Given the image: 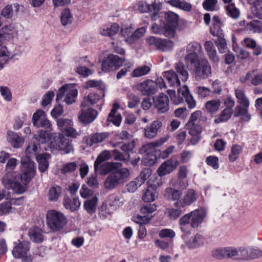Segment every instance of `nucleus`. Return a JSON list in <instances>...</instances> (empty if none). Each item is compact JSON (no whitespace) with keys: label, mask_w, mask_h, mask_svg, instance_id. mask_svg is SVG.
I'll use <instances>...</instances> for the list:
<instances>
[{"label":"nucleus","mask_w":262,"mask_h":262,"mask_svg":"<svg viewBox=\"0 0 262 262\" xmlns=\"http://www.w3.org/2000/svg\"><path fill=\"white\" fill-rule=\"evenodd\" d=\"M67 217L63 213L53 209L47 211L46 223L51 231H60L67 225Z\"/></svg>","instance_id":"3"},{"label":"nucleus","mask_w":262,"mask_h":262,"mask_svg":"<svg viewBox=\"0 0 262 262\" xmlns=\"http://www.w3.org/2000/svg\"><path fill=\"white\" fill-rule=\"evenodd\" d=\"M186 126L189 130V134L191 136L190 139V143L196 145L201 139L202 126L198 124L190 123H186Z\"/></svg>","instance_id":"18"},{"label":"nucleus","mask_w":262,"mask_h":262,"mask_svg":"<svg viewBox=\"0 0 262 262\" xmlns=\"http://www.w3.org/2000/svg\"><path fill=\"white\" fill-rule=\"evenodd\" d=\"M162 123L159 120L153 121L149 126L144 128L145 137L148 139H152L157 135L158 130L161 128Z\"/></svg>","instance_id":"23"},{"label":"nucleus","mask_w":262,"mask_h":262,"mask_svg":"<svg viewBox=\"0 0 262 262\" xmlns=\"http://www.w3.org/2000/svg\"><path fill=\"white\" fill-rule=\"evenodd\" d=\"M97 116V111L92 108H82L78 113L79 120L84 124L93 122Z\"/></svg>","instance_id":"15"},{"label":"nucleus","mask_w":262,"mask_h":262,"mask_svg":"<svg viewBox=\"0 0 262 262\" xmlns=\"http://www.w3.org/2000/svg\"><path fill=\"white\" fill-rule=\"evenodd\" d=\"M227 258L242 260V247L236 248L233 246L226 247Z\"/></svg>","instance_id":"32"},{"label":"nucleus","mask_w":262,"mask_h":262,"mask_svg":"<svg viewBox=\"0 0 262 262\" xmlns=\"http://www.w3.org/2000/svg\"><path fill=\"white\" fill-rule=\"evenodd\" d=\"M164 17L165 23L164 25L166 27V36L173 37L178 25V15L176 13L169 11L165 14Z\"/></svg>","instance_id":"9"},{"label":"nucleus","mask_w":262,"mask_h":262,"mask_svg":"<svg viewBox=\"0 0 262 262\" xmlns=\"http://www.w3.org/2000/svg\"><path fill=\"white\" fill-rule=\"evenodd\" d=\"M197 199L198 194L193 189H188L181 199L174 202V205L185 209L186 206H190L195 202Z\"/></svg>","instance_id":"16"},{"label":"nucleus","mask_w":262,"mask_h":262,"mask_svg":"<svg viewBox=\"0 0 262 262\" xmlns=\"http://www.w3.org/2000/svg\"><path fill=\"white\" fill-rule=\"evenodd\" d=\"M235 95L237 100V102L242 106L249 107L250 102L248 98L246 96L245 91L241 89L235 90Z\"/></svg>","instance_id":"44"},{"label":"nucleus","mask_w":262,"mask_h":262,"mask_svg":"<svg viewBox=\"0 0 262 262\" xmlns=\"http://www.w3.org/2000/svg\"><path fill=\"white\" fill-rule=\"evenodd\" d=\"M47 131L40 130L37 134L34 135V137L36 141L39 144H45L47 143L50 139H53V134H51Z\"/></svg>","instance_id":"40"},{"label":"nucleus","mask_w":262,"mask_h":262,"mask_svg":"<svg viewBox=\"0 0 262 262\" xmlns=\"http://www.w3.org/2000/svg\"><path fill=\"white\" fill-rule=\"evenodd\" d=\"M163 77L166 79L168 84L172 87H178L180 85L181 81L178 74L172 70L165 72Z\"/></svg>","instance_id":"27"},{"label":"nucleus","mask_w":262,"mask_h":262,"mask_svg":"<svg viewBox=\"0 0 262 262\" xmlns=\"http://www.w3.org/2000/svg\"><path fill=\"white\" fill-rule=\"evenodd\" d=\"M28 235L30 239L34 243H41L43 241L44 235L42 230L36 226L29 229Z\"/></svg>","instance_id":"24"},{"label":"nucleus","mask_w":262,"mask_h":262,"mask_svg":"<svg viewBox=\"0 0 262 262\" xmlns=\"http://www.w3.org/2000/svg\"><path fill=\"white\" fill-rule=\"evenodd\" d=\"M222 24L217 16H213L212 20V25L210 28V32L214 36H224L223 30L222 29Z\"/></svg>","instance_id":"26"},{"label":"nucleus","mask_w":262,"mask_h":262,"mask_svg":"<svg viewBox=\"0 0 262 262\" xmlns=\"http://www.w3.org/2000/svg\"><path fill=\"white\" fill-rule=\"evenodd\" d=\"M178 92V98L173 99V102L176 104L181 103L183 100L185 99L190 108H193L195 106V101L190 94L187 85H184L182 88L179 89Z\"/></svg>","instance_id":"12"},{"label":"nucleus","mask_w":262,"mask_h":262,"mask_svg":"<svg viewBox=\"0 0 262 262\" xmlns=\"http://www.w3.org/2000/svg\"><path fill=\"white\" fill-rule=\"evenodd\" d=\"M30 243L29 241H24L16 245L13 250L12 254L16 258L24 257L30 250Z\"/></svg>","instance_id":"21"},{"label":"nucleus","mask_w":262,"mask_h":262,"mask_svg":"<svg viewBox=\"0 0 262 262\" xmlns=\"http://www.w3.org/2000/svg\"><path fill=\"white\" fill-rule=\"evenodd\" d=\"M129 175V170L126 168H122L113 171L107 177L104 181L105 189L108 190L115 189L118 185L126 181Z\"/></svg>","instance_id":"4"},{"label":"nucleus","mask_w":262,"mask_h":262,"mask_svg":"<svg viewBox=\"0 0 262 262\" xmlns=\"http://www.w3.org/2000/svg\"><path fill=\"white\" fill-rule=\"evenodd\" d=\"M18 164V160L14 158H10L7 161L5 166V170L6 172H16L14 171L16 167Z\"/></svg>","instance_id":"62"},{"label":"nucleus","mask_w":262,"mask_h":262,"mask_svg":"<svg viewBox=\"0 0 262 262\" xmlns=\"http://www.w3.org/2000/svg\"><path fill=\"white\" fill-rule=\"evenodd\" d=\"M261 21L258 20H252L247 22L245 30L251 33H259L261 31Z\"/></svg>","instance_id":"38"},{"label":"nucleus","mask_w":262,"mask_h":262,"mask_svg":"<svg viewBox=\"0 0 262 262\" xmlns=\"http://www.w3.org/2000/svg\"><path fill=\"white\" fill-rule=\"evenodd\" d=\"M232 113V110L225 108L222 111L218 117L214 120V122L216 123H220L227 121L231 117Z\"/></svg>","instance_id":"49"},{"label":"nucleus","mask_w":262,"mask_h":262,"mask_svg":"<svg viewBox=\"0 0 262 262\" xmlns=\"http://www.w3.org/2000/svg\"><path fill=\"white\" fill-rule=\"evenodd\" d=\"M97 202V198L95 196L85 201L84 207L89 213L92 214L95 211Z\"/></svg>","instance_id":"50"},{"label":"nucleus","mask_w":262,"mask_h":262,"mask_svg":"<svg viewBox=\"0 0 262 262\" xmlns=\"http://www.w3.org/2000/svg\"><path fill=\"white\" fill-rule=\"evenodd\" d=\"M56 123L58 128L67 136L75 138L80 135V134L73 127V123L71 120L60 118L57 119Z\"/></svg>","instance_id":"7"},{"label":"nucleus","mask_w":262,"mask_h":262,"mask_svg":"<svg viewBox=\"0 0 262 262\" xmlns=\"http://www.w3.org/2000/svg\"><path fill=\"white\" fill-rule=\"evenodd\" d=\"M127 61L117 55H110L102 62V70L108 72L113 68L116 69L123 65H127Z\"/></svg>","instance_id":"8"},{"label":"nucleus","mask_w":262,"mask_h":262,"mask_svg":"<svg viewBox=\"0 0 262 262\" xmlns=\"http://www.w3.org/2000/svg\"><path fill=\"white\" fill-rule=\"evenodd\" d=\"M85 88L86 89H89L91 88H95L97 90V92L99 90L103 91L104 89V83L101 81H96L91 80L88 81L85 84Z\"/></svg>","instance_id":"58"},{"label":"nucleus","mask_w":262,"mask_h":262,"mask_svg":"<svg viewBox=\"0 0 262 262\" xmlns=\"http://www.w3.org/2000/svg\"><path fill=\"white\" fill-rule=\"evenodd\" d=\"M7 140L15 148L20 147L24 143V139L22 137L11 131L7 133Z\"/></svg>","instance_id":"36"},{"label":"nucleus","mask_w":262,"mask_h":262,"mask_svg":"<svg viewBox=\"0 0 262 262\" xmlns=\"http://www.w3.org/2000/svg\"><path fill=\"white\" fill-rule=\"evenodd\" d=\"M72 20V16L69 9H65L62 11L61 16V22L63 26L71 24Z\"/></svg>","instance_id":"61"},{"label":"nucleus","mask_w":262,"mask_h":262,"mask_svg":"<svg viewBox=\"0 0 262 262\" xmlns=\"http://www.w3.org/2000/svg\"><path fill=\"white\" fill-rule=\"evenodd\" d=\"M32 123L33 125L36 127H42L48 131H51V123L46 116L44 111L38 110L35 112L32 117Z\"/></svg>","instance_id":"13"},{"label":"nucleus","mask_w":262,"mask_h":262,"mask_svg":"<svg viewBox=\"0 0 262 262\" xmlns=\"http://www.w3.org/2000/svg\"><path fill=\"white\" fill-rule=\"evenodd\" d=\"M186 64L192 68L195 73L196 78L199 79H205L211 74V68L207 59L198 58Z\"/></svg>","instance_id":"5"},{"label":"nucleus","mask_w":262,"mask_h":262,"mask_svg":"<svg viewBox=\"0 0 262 262\" xmlns=\"http://www.w3.org/2000/svg\"><path fill=\"white\" fill-rule=\"evenodd\" d=\"M72 142V140L62 134L54 133L53 134V139L47 147H45V149L52 152L59 150L63 151L66 154H68L74 150Z\"/></svg>","instance_id":"2"},{"label":"nucleus","mask_w":262,"mask_h":262,"mask_svg":"<svg viewBox=\"0 0 262 262\" xmlns=\"http://www.w3.org/2000/svg\"><path fill=\"white\" fill-rule=\"evenodd\" d=\"M146 29L144 27H141L136 31L134 30L133 34H132V36H129L125 39V41L129 43H133L135 40L141 37L145 33Z\"/></svg>","instance_id":"48"},{"label":"nucleus","mask_w":262,"mask_h":262,"mask_svg":"<svg viewBox=\"0 0 262 262\" xmlns=\"http://www.w3.org/2000/svg\"><path fill=\"white\" fill-rule=\"evenodd\" d=\"M111 157H113L116 160L125 161L128 158L129 155L127 154L123 155L117 149L113 150L112 151L105 150L98 156L95 163H96V165L101 164L105 161L110 159ZM96 166L97 167V165Z\"/></svg>","instance_id":"11"},{"label":"nucleus","mask_w":262,"mask_h":262,"mask_svg":"<svg viewBox=\"0 0 262 262\" xmlns=\"http://www.w3.org/2000/svg\"><path fill=\"white\" fill-rule=\"evenodd\" d=\"M221 105V101L219 99H214L206 102L205 106L207 111L213 113L217 112Z\"/></svg>","instance_id":"51"},{"label":"nucleus","mask_w":262,"mask_h":262,"mask_svg":"<svg viewBox=\"0 0 262 262\" xmlns=\"http://www.w3.org/2000/svg\"><path fill=\"white\" fill-rule=\"evenodd\" d=\"M226 10L228 15L233 19H236L239 16V10L234 4L228 5L226 6Z\"/></svg>","instance_id":"57"},{"label":"nucleus","mask_w":262,"mask_h":262,"mask_svg":"<svg viewBox=\"0 0 262 262\" xmlns=\"http://www.w3.org/2000/svg\"><path fill=\"white\" fill-rule=\"evenodd\" d=\"M212 255L214 257L219 259L227 258L226 247L214 250L212 252Z\"/></svg>","instance_id":"63"},{"label":"nucleus","mask_w":262,"mask_h":262,"mask_svg":"<svg viewBox=\"0 0 262 262\" xmlns=\"http://www.w3.org/2000/svg\"><path fill=\"white\" fill-rule=\"evenodd\" d=\"M174 207L167 208L165 211V214L170 219L174 220L179 217L185 211L183 207L177 206L173 204Z\"/></svg>","instance_id":"33"},{"label":"nucleus","mask_w":262,"mask_h":262,"mask_svg":"<svg viewBox=\"0 0 262 262\" xmlns=\"http://www.w3.org/2000/svg\"><path fill=\"white\" fill-rule=\"evenodd\" d=\"M138 9L141 13L150 12L151 13V18L152 20H156L158 18L160 7L159 5L155 3L149 6L145 2H140L138 3Z\"/></svg>","instance_id":"17"},{"label":"nucleus","mask_w":262,"mask_h":262,"mask_svg":"<svg viewBox=\"0 0 262 262\" xmlns=\"http://www.w3.org/2000/svg\"><path fill=\"white\" fill-rule=\"evenodd\" d=\"M96 167V163H94V169L96 172L99 173L101 175L106 174L111 171L112 165L111 163H104L98 164Z\"/></svg>","instance_id":"46"},{"label":"nucleus","mask_w":262,"mask_h":262,"mask_svg":"<svg viewBox=\"0 0 262 262\" xmlns=\"http://www.w3.org/2000/svg\"><path fill=\"white\" fill-rule=\"evenodd\" d=\"M19 8V5L17 4H14L12 5H7L5 6L1 12V15L7 18H11L14 14L17 13Z\"/></svg>","instance_id":"39"},{"label":"nucleus","mask_w":262,"mask_h":262,"mask_svg":"<svg viewBox=\"0 0 262 262\" xmlns=\"http://www.w3.org/2000/svg\"><path fill=\"white\" fill-rule=\"evenodd\" d=\"M202 50L201 45L195 41H192L187 45L186 48V55L184 58L185 63L191 61L194 62V60L199 58V54Z\"/></svg>","instance_id":"10"},{"label":"nucleus","mask_w":262,"mask_h":262,"mask_svg":"<svg viewBox=\"0 0 262 262\" xmlns=\"http://www.w3.org/2000/svg\"><path fill=\"white\" fill-rule=\"evenodd\" d=\"M136 88L143 95H153L157 92V83L150 79L138 84Z\"/></svg>","instance_id":"14"},{"label":"nucleus","mask_w":262,"mask_h":262,"mask_svg":"<svg viewBox=\"0 0 262 262\" xmlns=\"http://www.w3.org/2000/svg\"><path fill=\"white\" fill-rule=\"evenodd\" d=\"M156 186L149 185L144 191L142 195V200L144 202H149L154 201L155 199Z\"/></svg>","instance_id":"43"},{"label":"nucleus","mask_w":262,"mask_h":262,"mask_svg":"<svg viewBox=\"0 0 262 262\" xmlns=\"http://www.w3.org/2000/svg\"><path fill=\"white\" fill-rule=\"evenodd\" d=\"M119 30V26L117 24L114 23L112 25L103 27L100 30V33L104 36H113Z\"/></svg>","instance_id":"41"},{"label":"nucleus","mask_w":262,"mask_h":262,"mask_svg":"<svg viewBox=\"0 0 262 262\" xmlns=\"http://www.w3.org/2000/svg\"><path fill=\"white\" fill-rule=\"evenodd\" d=\"M78 90L74 84H67L57 92L56 100H62L66 104H72L76 101Z\"/></svg>","instance_id":"6"},{"label":"nucleus","mask_w":262,"mask_h":262,"mask_svg":"<svg viewBox=\"0 0 262 262\" xmlns=\"http://www.w3.org/2000/svg\"><path fill=\"white\" fill-rule=\"evenodd\" d=\"M191 216V227L193 228H197L203 221L206 212L203 209H196L189 213Z\"/></svg>","instance_id":"20"},{"label":"nucleus","mask_w":262,"mask_h":262,"mask_svg":"<svg viewBox=\"0 0 262 262\" xmlns=\"http://www.w3.org/2000/svg\"><path fill=\"white\" fill-rule=\"evenodd\" d=\"M10 53L6 46L0 45V68L2 69L10 58H12Z\"/></svg>","instance_id":"45"},{"label":"nucleus","mask_w":262,"mask_h":262,"mask_svg":"<svg viewBox=\"0 0 262 262\" xmlns=\"http://www.w3.org/2000/svg\"><path fill=\"white\" fill-rule=\"evenodd\" d=\"M64 207L72 212L78 210L80 206V202L78 198L65 197L63 201Z\"/></svg>","instance_id":"29"},{"label":"nucleus","mask_w":262,"mask_h":262,"mask_svg":"<svg viewBox=\"0 0 262 262\" xmlns=\"http://www.w3.org/2000/svg\"><path fill=\"white\" fill-rule=\"evenodd\" d=\"M189 67H185L183 62H179L175 64V70L178 74H179L181 80L183 82H186L189 77V73L187 70V68Z\"/></svg>","instance_id":"37"},{"label":"nucleus","mask_w":262,"mask_h":262,"mask_svg":"<svg viewBox=\"0 0 262 262\" xmlns=\"http://www.w3.org/2000/svg\"><path fill=\"white\" fill-rule=\"evenodd\" d=\"M248 107L242 105L236 106L234 109V116L240 117L242 121H249L251 119V115L248 113Z\"/></svg>","instance_id":"30"},{"label":"nucleus","mask_w":262,"mask_h":262,"mask_svg":"<svg viewBox=\"0 0 262 262\" xmlns=\"http://www.w3.org/2000/svg\"><path fill=\"white\" fill-rule=\"evenodd\" d=\"M108 136L106 133H95L91 135L90 140V146H92L93 144H97L102 142Z\"/></svg>","instance_id":"54"},{"label":"nucleus","mask_w":262,"mask_h":262,"mask_svg":"<svg viewBox=\"0 0 262 262\" xmlns=\"http://www.w3.org/2000/svg\"><path fill=\"white\" fill-rule=\"evenodd\" d=\"M242 151V148L241 146L238 145H233L231 148V154L228 156L229 160L231 162L235 161Z\"/></svg>","instance_id":"59"},{"label":"nucleus","mask_w":262,"mask_h":262,"mask_svg":"<svg viewBox=\"0 0 262 262\" xmlns=\"http://www.w3.org/2000/svg\"><path fill=\"white\" fill-rule=\"evenodd\" d=\"M13 29L12 26H9L0 30V44L11 37Z\"/></svg>","instance_id":"52"},{"label":"nucleus","mask_w":262,"mask_h":262,"mask_svg":"<svg viewBox=\"0 0 262 262\" xmlns=\"http://www.w3.org/2000/svg\"><path fill=\"white\" fill-rule=\"evenodd\" d=\"M21 174L17 172H6L2 179L4 187L21 194L27 190V185L35 173L34 162L27 156L21 158Z\"/></svg>","instance_id":"1"},{"label":"nucleus","mask_w":262,"mask_h":262,"mask_svg":"<svg viewBox=\"0 0 262 262\" xmlns=\"http://www.w3.org/2000/svg\"><path fill=\"white\" fill-rule=\"evenodd\" d=\"M150 71L148 66H143L135 69L132 73L133 77H139L147 74Z\"/></svg>","instance_id":"56"},{"label":"nucleus","mask_w":262,"mask_h":262,"mask_svg":"<svg viewBox=\"0 0 262 262\" xmlns=\"http://www.w3.org/2000/svg\"><path fill=\"white\" fill-rule=\"evenodd\" d=\"M104 96V94L103 91L99 90V92L91 93L88 96L84 97L81 103V106L85 107L89 104L94 105Z\"/></svg>","instance_id":"22"},{"label":"nucleus","mask_w":262,"mask_h":262,"mask_svg":"<svg viewBox=\"0 0 262 262\" xmlns=\"http://www.w3.org/2000/svg\"><path fill=\"white\" fill-rule=\"evenodd\" d=\"M204 242L203 236L199 233H196L186 241L185 244L190 249H195L203 246Z\"/></svg>","instance_id":"28"},{"label":"nucleus","mask_w":262,"mask_h":262,"mask_svg":"<svg viewBox=\"0 0 262 262\" xmlns=\"http://www.w3.org/2000/svg\"><path fill=\"white\" fill-rule=\"evenodd\" d=\"M39 148L40 146H39V144L35 143V141H30L26 148V155L25 156H27L30 159L28 155H36L39 152Z\"/></svg>","instance_id":"55"},{"label":"nucleus","mask_w":262,"mask_h":262,"mask_svg":"<svg viewBox=\"0 0 262 262\" xmlns=\"http://www.w3.org/2000/svg\"><path fill=\"white\" fill-rule=\"evenodd\" d=\"M108 202L110 207L116 209L123 205L124 199L120 194L113 193L109 196Z\"/></svg>","instance_id":"34"},{"label":"nucleus","mask_w":262,"mask_h":262,"mask_svg":"<svg viewBox=\"0 0 262 262\" xmlns=\"http://www.w3.org/2000/svg\"><path fill=\"white\" fill-rule=\"evenodd\" d=\"M253 5V12L259 19H262V0H249Z\"/></svg>","instance_id":"47"},{"label":"nucleus","mask_w":262,"mask_h":262,"mask_svg":"<svg viewBox=\"0 0 262 262\" xmlns=\"http://www.w3.org/2000/svg\"><path fill=\"white\" fill-rule=\"evenodd\" d=\"M215 44L220 53H224L226 52L227 50V42L224 38V36L217 37V39L215 41Z\"/></svg>","instance_id":"60"},{"label":"nucleus","mask_w":262,"mask_h":262,"mask_svg":"<svg viewBox=\"0 0 262 262\" xmlns=\"http://www.w3.org/2000/svg\"><path fill=\"white\" fill-rule=\"evenodd\" d=\"M173 46V42L171 40L168 39H162L160 38L157 50L163 52L167 51L171 49Z\"/></svg>","instance_id":"53"},{"label":"nucleus","mask_w":262,"mask_h":262,"mask_svg":"<svg viewBox=\"0 0 262 262\" xmlns=\"http://www.w3.org/2000/svg\"><path fill=\"white\" fill-rule=\"evenodd\" d=\"M242 260H248L256 258L261 255V252L258 249L251 247H242Z\"/></svg>","instance_id":"25"},{"label":"nucleus","mask_w":262,"mask_h":262,"mask_svg":"<svg viewBox=\"0 0 262 262\" xmlns=\"http://www.w3.org/2000/svg\"><path fill=\"white\" fill-rule=\"evenodd\" d=\"M182 192L172 187L167 188L164 193L165 198L169 201H178L182 196Z\"/></svg>","instance_id":"35"},{"label":"nucleus","mask_w":262,"mask_h":262,"mask_svg":"<svg viewBox=\"0 0 262 262\" xmlns=\"http://www.w3.org/2000/svg\"><path fill=\"white\" fill-rule=\"evenodd\" d=\"M50 155L48 153L39 154L36 156V159L38 163V169L41 172H45L49 167L48 160Z\"/></svg>","instance_id":"31"},{"label":"nucleus","mask_w":262,"mask_h":262,"mask_svg":"<svg viewBox=\"0 0 262 262\" xmlns=\"http://www.w3.org/2000/svg\"><path fill=\"white\" fill-rule=\"evenodd\" d=\"M62 188L57 185L52 186L48 192V200L51 202L57 201L59 198L61 196Z\"/></svg>","instance_id":"42"},{"label":"nucleus","mask_w":262,"mask_h":262,"mask_svg":"<svg viewBox=\"0 0 262 262\" xmlns=\"http://www.w3.org/2000/svg\"><path fill=\"white\" fill-rule=\"evenodd\" d=\"M155 106L158 113L162 114L169 110V99L167 96L164 94H159L155 101Z\"/></svg>","instance_id":"19"},{"label":"nucleus","mask_w":262,"mask_h":262,"mask_svg":"<svg viewBox=\"0 0 262 262\" xmlns=\"http://www.w3.org/2000/svg\"><path fill=\"white\" fill-rule=\"evenodd\" d=\"M262 83V73H256L254 70H253V74L252 80H251V84L254 86H257Z\"/></svg>","instance_id":"64"}]
</instances>
